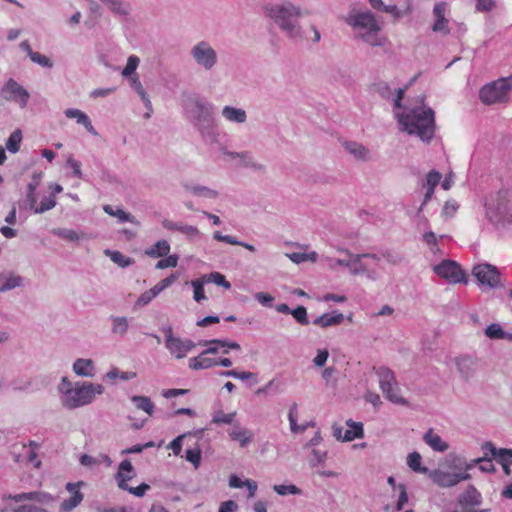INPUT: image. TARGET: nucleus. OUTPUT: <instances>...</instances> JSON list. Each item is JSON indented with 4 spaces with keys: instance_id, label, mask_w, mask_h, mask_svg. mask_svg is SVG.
Segmentation results:
<instances>
[{
    "instance_id": "1",
    "label": "nucleus",
    "mask_w": 512,
    "mask_h": 512,
    "mask_svg": "<svg viewBox=\"0 0 512 512\" xmlns=\"http://www.w3.org/2000/svg\"><path fill=\"white\" fill-rule=\"evenodd\" d=\"M424 100L425 96H420V106L404 108L403 112H395V117L402 131L416 135L424 142H430L435 133V114L432 108L424 105Z\"/></svg>"
},
{
    "instance_id": "2",
    "label": "nucleus",
    "mask_w": 512,
    "mask_h": 512,
    "mask_svg": "<svg viewBox=\"0 0 512 512\" xmlns=\"http://www.w3.org/2000/svg\"><path fill=\"white\" fill-rule=\"evenodd\" d=\"M266 15L285 34L288 40L298 44L305 40V32L300 25L303 12L300 6L290 1L269 5L265 8Z\"/></svg>"
},
{
    "instance_id": "3",
    "label": "nucleus",
    "mask_w": 512,
    "mask_h": 512,
    "mask_svg": "<svg viewBox=\"0 0 512 512\" xmlns=\"http://www.w3.org/2000/svg\"><path fill=\"white\" fill-rule=\"evenodd\" d=\"M191 120L206 143L215 144L219 141V132L214 117L213 105L198 95L188 97L186 104Z\"/></svg>"
},
{
    "instance_id": "4",
    "label": "nucleus",
    "mask_w": 512,
    "mask_h": 512,
    "mask_svg": "<svg viewBox=\"0 0 512 512\" xmlns=\"http://www.w3.org/2000/svg\"><path fill=\"white\" fill-rule=\"evenodd\" d=\"M104 393V386L92 382H76L73 389L61 397L62 405L70 410L91 404L96 395Z\"/></svg>"
},
{
    "instance_id": "5",
    "label": "nucleus",
    "mask_w": 512,
    "mask_h": 512,
    "mask_svg": "<svg viewBox=\"0 0 512 512\" xmlns=\"http://www.w3.org/2000/svg\"><path fill=\"white\" fill-rule=\"evenodd\" d=\"M511 79L512 75L484 85L479 92L480 100L486 105L507 102L512 89Z\"/></svg>"
},
{
    "instance_id": "6",
    "label": "nucleus",
    "mask_w": 512,
    "mask_h": 512,
    "mask_svg": "<svg viewBox=\"0 0 512 512\" xmlns=\"http://www.w3.org/2000/svg\"><path fill=\"white\" fill-rule=\"evenodd\" d=\"M190 56L196 65L203 68L205 71L212 70L217 62L218 55L213 46L205 40L197 42L190 49Z\"/></svg>"
},
{
    "instance_id": "7",
    "label": "nucleus",
    "mask_w": 512,
    "mask_h": 512,
    "mask_svg": "<svg viewBox=\"0 0 512 512\" xmlns=\"http://www.w3.org/2000/svg\"><path fill=\"white\" fill-rule=\"evenodd\" d=\"M162 331L165 333V336H166L165 337L166 348L177 359L184 358L186 356V354L189 351L193 350L197 345L190 339H181L179 337L174 336L171 326L163 328Z\"/></svg>"
},
{
    "instance_id": "8",
    "label": "nucleus",
    "mask_w": 512,
    "mask_h": 512,
    "mask_svg": "<svg viewBox=\"0 0 512 512\" xmlns=\"http://www.w3.org/2000/svg\"><path fill=\"white\" fill-rule=\"evenodd\" d=\"M134 470V467L130 460L125 459L123 460L118 468V472L115 475V478L117 480L118 487L124 491H128L129 493L137 496L142 497L146 491L150 489V486L146 483H142L137 487H130L127 484V481L132 479V476H124V472L127 471L129 473H132Z\"/></svg>"
},
{
    "instance_id": "9",
    "label": "nucleus",
    "mask_w": 512,
    "mask_h": 512,
    "mask_svg": "<svg viewBox=\"0 0 512 512\" xmlns=\"http://www.w3.org/2000/svg\"><path fill=\"white\" fill-rule=\"evenodd\" d=\"M472 275L481 285H487L490 288L500 286V272L494 265L483 263L473 267Z\"/></svg>"
},
{
    "instance_id": "10",
    "label": "nucleus",
    "mask_w": 512,
    "mask_h": 512,
    "mask_svg": "<svg viewBox=\"0 0 512 512\" xmlns=\"http://www.w3.org/2000/svg\"><path fill=\"white\" fill-rule=\"evenodd\" d=\"M433 271L441 278L450 283L465 282V273L455 261L444 260L433 267Z\"/></svg>"
},
{
    "instance_id": "11",
    "label": "nucleus",
    "mask_w": 512,
    "mask_h": 512,
    "mask_svg": "<svg viewBox=\"0 0 512 512\" xmlns=\"http://www.w3.org/2000/svg\"><path fill=\"white\" fill-rule=\"evenodd\" d=\"M340 252L350 257L349 272L351 275H365L368 279L373 281L378 279V273L375 270L370 269L368 264L363 262L364 255L362 253L354 254L348 249H340Z\"/></svg>"
},
{
    "instance_id": "12",
    "label": "nucleus",
    "mask_w": 512,
    "mask_h": 512,
    "mask_svg": "<svg viewBox=\"0 0 512 512\" xmlns=\"http://www.w3.org/2000/svg\"><path fill=\"white\" fill-rule=\"evenodd\" d=\"M1 96L7 101H16L22 108L26 107L29 92L14 79L10 78L1 88Z\"/></svg>"
},
{
    "instance_id": "13",
    "label": "nucleus",
    "mask_w": 512,
    "mask_h": 512,
    "mask_svg": "<svg viewBox=\"0 0 512 512\" xmlns=\"http://www.w3.org/2000/svg\"><path fill=\"white\" fill-rule=\"evenodd\" d=\"M345 22L347 25L351 26L354 29L361 28V29L367 30L372 27L376 28V25H378V22L374 16V14L369 10H366V11L352 10L345 17Z\"/></svg>"
},
{
    "instance_id": "14",
    "label": "nucleus",
    "mask_w": 512,
    "mask_h": 512,
    "mask_svg": "<svg viewBox=\"0 0 512 512\" xmlns=\"http://www.w3.org/2000/svg\"><path fill=\"white\" fill-rule=\"evenodd\" d=\"M82 485H84L83 481L66 484V490L71 493V497L61 503L60 512H70L83 501L84 494L80 491Z\"/></svg>"
},
{
    "instance_id": "15",
    "label": "nucleus",
    "mask_w": 512,
    "mask_h": 512,
    "mask_svg": "<svg viewBox=\"0 0 512 512\" xmlns=\"http://www.w3.org/2000/svg\"><path fill=\"white\" fill-rule=\"evenodd\" d=\"M447 4L445 2H439L434 5L433 15L435 18V22L432 25L433 32H439L444 35H448L450 33V29L448 27V19L445 17Z\"/></svg>"
},
{
    "instance_id": "16",
    "label": "nucleus",
    "mask_w": 512,
    "mask_h": 512,
    "mask_svg": "<svg viewBox=\"0 0 512 512\" xmlns=\"http://www.w3.org/2000/svg\"><path fill=\"white\" fill-rule=\"evenodd\" d=\"M343 147L356 161L369 162L372 159L371 151L363 144L356 141H344Z\"/></svg>"
},
{
    "instance_id": "17",
    "label": "nucleus",
    "mask_w": 512,
    "mask_h": 512,
    "mask_svg": "<svg viewBox=\"0 0 512 512\" xmlns=\"http://www.w3.org/2000/svg\"><path fill=\"white\" fill-rule=\"evenodd\" d=\"M9 499L15 501V502H22V501H35L37 503H49L53 500L52 495L46 492L41 491H33V492H23L19 494L9 495Z\"/></svg>"
},
{
    "instance_id": "18",
    "label": "nucleus",
    "mask_w": 512,
    "mask_h": 512,
    "mask_svg": "<svg viewBox=\"0 0 512 512\" xmlns=\"http://www.w3.org/2000/svg\"><path fill=\"white\" fill-rule=\"evenodd\" d=\"M482 450L489 452L499 464L512 461V449L496 448L492 442L487 441L482 445Z\"/></svg>"
},
{
    "instance_id": "19",
    "label": "nucleus",
    "mask_w": 512,
    "mask_h": 512,
    "mask_svg": "<svg viewBox=\"0 0 512 512\" xmlns=\"http://www.w3.org/2000/svg\"><path fill=\"white\" fill-rule=\"evenodd\" d=\"M456 366L461 377L465 381H468L474 376L476 372L477 361L469 356H462L456 360Z\"/></svg>"
},
{
    "instance_id": "20",
    "label": "nucleus",
    "mask_w": 512,
    "mask_h": 512,
    "mask_svg": "<svg viewBox=\"0 0 512 512\" xmlns=\"http://www.w3.org/2000/svg\"><path fill=\"white\" fill-rule=\"evenodd\" d=\"M162 225L164 228L168 230L181 232L182 234L186 235V237L190 240L195 239L200 235V231L198 230V228L192 225L177 223L170 221L168 219H164L162 221Z\"/></svg>"
},
{
    "instance_id": "21",
    "label": "nucleus",
    "mask_w": 512,
    "mask_h": 512,
    "mask_svg": "<svg viewBox=\"0 0 512 512\" xmlns=\"http://www.w3.org/2000/svg\"><path fill=\"white\" fill-rule=\"evenodd\" d=\"M228 434L232 440L238 441L241 447H246L253 440L252 431L241 427L239 423H234Z\"/></svg>"
},
{
    "instance_id": "22",
    "label": "nucleus",
    "mask_w": 512,
    "mask_h": 512,
    "mask_svg": "<svg viewBox=\"0 0 512 512\" xmlns=\"http://www.w3.org/2000/svg\"><path fill=\"white\" fill-rule=\"evenodd\" d=\"M223 118L231 123L244 124L247 121V113L242 108L226 105L222 108Z\"/></svg>"
},
{
    "instance_id": "23",
    "label": "nucleus",
    "mask_w": 512,
    "mask_h": 512,
    "mask_svg": "<svg viewBox=\"0 0 512 512\" xmlns=\"http://www.w3.org/2000/svg\"><path fill=\"white\" fill-rule=\"evenodd\" d=\"M24 279L13 272L0 273V292H6L23 285Z\"/></svg>"
},
{
    "instance_id": "24",
    "label": "nucleus",
    "mask_w": 512,
    "mask_h": 512,
    "mask_svg": "<svg viewBox=\"0 0 512 512\" xmlns=\"http://www.w3.org/2000/svg\"><path fill=\"white\" fill-rule=\"evenodd\" d=\"M431 480L440 487H453L457 485L454 473H448L441 470L429 471Z\"/></svg>"
},
{
    "instance_id": "25",
    "label": "nucleus",
    "mask_w": 512,
    "mask_h": 512,
    "mask_svg": "<svg viewBox=\"0 0 512 512\" xmlns=\"http://www.w3.org/2000/svg\"><path fill=\"white\" fill-rule=\"evenodd\" d=\"M73 371L81 377H93L95 375V365L91 359L78 358L73 363Z\"/></svg>"
},
{
    "instance_id": "26",
    "label": "nucleus",
    "mask_w": 512,
    "mask_h": 512,
    "mask_svg": "<svg viewBox=\"0 0 512 512\" xmlns=\"http://www.w3.org/2000/svg\"><path fill=\"white\" fill-rule=\"evenodd\" d=\"M423 440L434 451L445 452L449 449L448 443L443 441L438 434L434 433V430L432 428L427 430V432L423 436Z\"/></svg>"
},
{
    "instance_id": "27",
    "label": "nucleus",
    "mask_w": 512,
    "mask_h": 512,
    "mask_svg": "<svg viewBox=\"0 0 512 512\" xmlns=\"http://www.w3.org/2000/svg\"><path fill=\"white\" fill-rule=\"evenodd\" d=\"M208 354H204L202 351L197 357L189 359V368L192 370H203L217 366V360L207 357Z\"/></svg>"
},
{
    "instance_id": "28",
    "label": "nucleus",
    "mask_w": 512,
    "mask_h": 512,
    "mask_svg": "<svg viewBox=\"0 0 512 512\" xmlns=\"http://www.w3.org/2000/svg\"><path fill=\"white\" fill-rule=\"evenodd\" d=\"M64 114L67 118H75L77 123L83 125L89 133L93 135L97 134L89 117L81 110L68 108L65 110Z\"/></svg>"
},
{
    "instance_id": "29",
    "label": "nucleus",
    "mask_w": 512,
    "mask_h": 512,
    "mask_svg": "<svg viewBox=\"0 0 512 512\" xmlns=\"http://www.w3.org/2000/svg\"><path fill=\"white\" fill-rule=\"evenodd\" d=\"M131 86L135 89L137 94L142 99L146 109L147 113L145 114V117L148 119L151 116V113L153 111L152 103L149 98V95L146 93L143 85L141 84L139 77L137 75H133L130 79Z\"/></svg>"
},
{
    "instance_id": "30",
    "label": "nucleus",
    "mask_w": 512,
    "mask_h": 512,
    "mask_svg": "<svg viewBox=\"0 0 512 512\" xmlns=\"http://www.w3.org/2000/svg\"><path fill=\"white\" fill-rule=\"evenodd\" d=\"M375 371L378 376L379 385L382 392L397 383L395 374L391 369L385 366H381Z\"/></svg>"
},
{
    "instance_id": "31",
    "label": "nucleus",
    "mask_w": 512,
    "mask_h": 512,
    "mask_svg": "<svg viewBox=\"0 0 512 512\" xmlns=\"http://www.w3.org/2000/svg\"><path fill=\"white\" fill-rule=\"evenodd\" d=\"M381 31L380 25H376V28L372 27L370 29L365 30L363 33H359L357 37L369 44L372 47L382 46L383 41L379 37V32Z\"/></svg>"
},
{
    "instance_id": "32",
    "label": "nucleus",
    "mask_w": 512,
    "mask_h": 512,
    "mask_svg": "<svg viewBox=\"0 0 512 512\" xmlns=\"http://www.w3.org/2000/svg\"><path fill=\"white\" fill-rule=\"evenodd\" d=\"M221 151L224 155H227L231 158H241L243 160L246 161V166L247 167H250V168H253L255 170H259V171H262L265 169V166L260 164V163H257L255 162L252 157H251V154L250 152L248 151H243V152H232V151H228L224 148H221Z\"/></svg>"
},
{
    "instance_id": "33",
    "label": "nucleus",
    "mask_w": 512,
    "mask_h": 512,
    "mask_svg": "<svg viewBox=\"0 0 512 512\" xmlns=\"http://www.w3.org/2000/svg\"><path fill=\"white\" fill-rule=\"evenodd\" d=\"M41 178V173L37 174L35 173L33 175V179L31 182L27 185V195L25 200V207L27 208H33L34 204L37 203V197H36V189L39 186Z\"/></svg>"
},
{
    "instance_id": "34",
    "label": "nucleus",
    "mask_w": 512,
    "mask_h": 512,
    "mask_svg": "<svg viewBox=\"0 0 512 512\" xmlns=\"http://www.w3.org/2000/svg\"><path fill=\"white\" fill-rule=\"evenodd\" d=\"M170 252V245L167 240H159L154 245L145 250V254L152 258L167 256Z\"/></svg>"
},
{
    "instance_id": "35",
    "label": "nucleus",
    "mask_w": 512,
    "mask_h": 512,
    "mask_svg": "<svg viewBox=\"0 0 512 512\" xmlns=\"http://www.w3.org/2000/svg\"><path fill=\"white\" fill-rule=\"evenodd\" d=\"M52 232L54 235H56L64 240H67L69 242H78L80 240L87 239V236L85 233H83V232L79 233L72 229L56 228V229H53Z\"/></svg>"
},
{
    "instance_id": "36",
    "label": "nucleus",
    "mask_w": 512,
    "mask_h": 512,
    "mask_svg": "<svg viewBox=\"0 0 512 512\" xmlns=\"http://www.w3.org/2000/svg\"><path fill=\"white\" fill-rule=\"evenodd\" d=\"M350 428H355V432L348 429L345 431L342 441L350 442L356 438H362L364 436L363 424L361 422H354L351 419L346 422Z\"/></svg>"
},
{
    "instance_id": "37",
    "label": "nucleus",
    "mask_w": 512,
    "mask_h": 512,
    "mask_svg": "<svg viewBox=\"0 0 512 512\" xmlns=\"http://www.w3.org/2000/svg\"><path fill=\"white\" fill-rule=\"evenodd\" d=\"M213 238L216 240V241H220V242H225L227 244H230V245H239V246H242L246 249H248L249 251L251 252H255V247L251 244H248V243H245V242H241L239 240H237L236 237L234 236H231V235H223L220 231H215L213 233Z\"/></svg>"
},
{
    "instance_id": "38",
    "label": "nucleus",
    "mask_w": 512,
    "mask_h": 512,
    "mask_svg": "<svg viewBox=\"0 0 512 512\" xmlns=\"http://www.w3.org/2000/svg\"><path fill=\"white\" fill-rule=\"evenodd\" d=\"M488 453L489 452H485V455L483 457L477 458V459L473 460L471 463L466 464V466H465L466 470H469L472 467H474V465L479 464V469L482 472H490V473L495 472V466L492 463V459L490 457H488Z\"/></svg>"
},
{
    "instance_id": "39",
    "label": "nucleus",
    "mask_w": 512,
    "mask_h": 512,
    "mask_svg": "<svg viewBox=\"0 0 512 512\" xmlns=\"http://www.w3.org/2000/svg\"><path fill=\"white\" fill-rule=\"evenodd\" d=\"M103 4L115 14L127 16L129 14V5L123 0H100Z\"/></svg>"
},
{
    "instance_id": "40",
    "label": "nucleus",
    "mask_w": 512,
    "mask_h": 512,
    "mask_svg": "<svg viewBox=\"0 0 512 512\" xmlns=\"http://www.w3.org/2000/svg\"><path fill=\"white\" fill-rule=\"evenodd\" d=\"M186 189L195 196L205 197L207 199H215L218 197V192L209 187L202 185L186 186Z\"/></svg>"
},
{
    "instance_id": "41",
    "label": "nucleus",
    "mask_w": 512,
    "mask_h": 512,
    "mask_svg": "<svg viewBox=\"0 0 512 512\" xmlns=\"http://www.w3.org/2000/svg\"><path fill=\"white\" fill-rule=\"evenodd\" d=\"M460 502L462 504L475 507L481 504L482 497L474 486H469L465 495L463 496V499Z\"/></svg>"
},
{
    "instance_id": "42",
    "label": "nucleus",
    "mask_w": 512,
    "mask_h": 512,
    "mask_svg": "<svg viewBox=\"0 0 512 512\" xmlns=\"http://www.w3.org/2000/svg\"><path fill=\"white\" fill-rule=\"evenodd\" d=\"M385 397L391 401L392 403L399 405H407L408 401L400 395V388L398 382L393 386L389 387L385 391L382 392Z\"/></svg>"
},
{
    "instance_id": "43",
    "label": "nucleus",
    "mask_w": 512,
    "mask_h": 512,
    "mask_svg": "<svg viewBox=\"0 0 512 512\" xmlns=\"http://www.w3.org/2000/svg\"><path fill=\"white\" fill-rule=\"evenodd\" d=\"M131 401L135 404V406L146 412L148 415H152L154 412V403L147 396H132Z\"/></svg>"
},
{
    "instance_id": "44",
    "label": "nucleus",
    "mask_w": 512,
    "mask_h": 512,
    "mask_svg": "<svg viewBox=\"0 0 512 512\" xmlns=\"http://www.w3.org/2000/svg\"><path fill=\"white\" fill-rule=\"evenodd\" d=\"M421 455L418 452H412L407 457V465L414 472L428 474L429 469L427 467L421 466Z\"/></svg>"
},
{
    "instance_id": "45",
    "label": "nucleus",
    "mask_w": 512,
    "mask_h": 512,
    "mask_svg": "<svg viewBox=\"0 0 512 512\" xmlns=\"http://www.w3.org/2000/svg\"><path fill=\"white\" fill-rule=\"evenodd\" d=\"M22 141V132L20 129H16L11 133L6 141V149L11 153H16L20 149V143Z\"/></svg>"
},
{
    "instance_id": "46",
    "label": "nucleus",
    "mask_w": 512,
    "mask_h": 512,
    "mask_svg": "<svg viewBox=\"0 0 512 512\" xmlns=\"http://www.w3.org/2000/svg\"><path fill=\"white\" fill-rule=\"evenodd\" d=\"M204 281L207 283H214L218 286L223 287L224 289L228 290L231 288V283L226 280L225 276L221 274L220 272H212L210 274L203 275Z\"/></svg>"
},
{
    "instance_id": "47",
    "label": "nucleus",
    "mask_w": 512,
    "mask_h": 512,
    "mask_svg": "<svg viewBox=\"0 0 512 512\" xmlns=\"http://www.w3.org/2000/svg\"><path fill=\"white\" fill-rule=\"evenodd\" d=\"M105 253L114 263L122 268L130 266L134 262L133 259L126 257L119 251L106 250Z\"/></svg>"
},
{
    "instance_id": "48",
    "label": "nucleus",
    "mask_w": 512,
    "mask_h": 512,
    "mask_svg": "<svg viewBox=\"0 0 512 512\" xmlns=\"http://www.w3.org/2000/svg\"><path fill=\"white\" fill-rule=\"evenodd\" d=\"M111 320L113 321L112 332L121 336L125 335L129 327L128 319L126 317L112 316Z\"/></svg>"
},
{
    "instance_id": "49",
    "label": "nucleus",
    "mask_w": 512,
    "mask_h": 512,
    "mask_svg": "<svg viewBox=\"0 0 512 512\" xmlns=\"http://www.w3.org/2000/svg\"><path fill=\"white\" fill-rule=\"evenodd\" d=\"M323 315V328L339 325L344 320V315L341 312L333 311L332 313H324Z\"/></svg>"
},
{
    "instance_id": "50",
    "label": "nucleus",
    "mask_w": 512,
    "mask_h": 512,
    "mask_svg": "<svg viewBox=\"0 0 512 512\" xmlns=\"http://www.w3.org/2000/svg\"><path fill=\"white\" fill-rule=\"evenodd\" d=\"M55 206H56V200L53 196L50 195L48 197L43 198L41 200L39 206L34 204V207L29 208V209L32 210L35 214H42L48 210H51Z\"/></svg>"
},
{
    "instance_id": "51",
    "label": "nucleus",
    "mask_w": 512,
    "mask_h": 512,
    "mask_svg": "<svg viewBox=\"0 0 512 512\" xmlns=\"http://www.w3.org/2000/svg\"><path fill=\"white\" fill-rule=\"evenodd\" d=\"M207 282L204 281V276H202L199 279L193 280L191 282V285L193 287L194 293L193 298L196 302H200L204 299H206L205 293H204V284Z\"/></svg>"
},
{
    "instance_id": "52",
    "label": "nucleus",
    "mask_w": 512,
    "mask_h": 512,
    "mask_svg": "<svg viewBox=\"0 0 512 512\" xmlns=\"http://www.w3.org/2000/svg\"><path fill=\"white\" fill-rule=\"evenodd\" d=\"M441 178H442V175H441L440 172H438L436 170H431L427 174L425 181L422 183V187L426 188V189H433V190H435V188L440 183Z\"/></svg>"
},
{
    "instance_id": "53",
    "label": "nucleus",
    "mask_w": 512,
    "mask_h": 512,
    "mask_svg": "<svg viewBox=\"0 0 512 512\" xmlns=\"http://www.w3.org/2000/svg\"><path fill=\"white\" fill-rule=\"evenodd\" d=\"M207 344H217L220 345V347L227 348V349H233V350H240L241 347L237 342L229 341V340H222V339H212V340H203L199 341L198 345L200 346H207Z\"/></svg>"
},
{
    "instance_id": "54",
    "label": "nucleus",
    "mask_w": 512,
    "mask_h": 512,
    "mask_svg": "<svg viewBox=\"0 0 512 512\" xmlns=\"http://www.w3.org/2000/svg\"><path fill=\"white\" fill-rule=\"evenodd\" d=\"M106 376L107 378L112 380L120 378L121 380L127 381L134 379L137 376V374L133 371L122 372L117 368H113L106 374Z\"/></svg>"
},
{
    "instance_id": "55",
    "label": "nucleus",
    "mask_w": 512,
    "mask_h": 512,
    "mask_svg": "<svg viewBox=\"0 0 512 512\" xmlns=\"http://www.w3.org/2000/svg\"><path fill=\"white\" fill-rule=\"evenodd\" d=\"M139 62H140V60L137 56H135V55L129 56L127 59L126 66L122 70V75L124 77L132 76L135 73V71L139 65Z\"/></svg>"
},
{
    "instance_id": "56",
    "label": "nucleus",
    "mask_w": 512,
    "mask_h": 512,
    "mask_svg": "<svg viewBox=\"0 0 512 512\" xmlns=\"http://www.w3.org/2000/svg\"><path fill=\"white\" fill-rule=\"evenodd\" d=\"M381 256L392 265H399L404 260L403 254L393 250H385L381 252Z\"/></svg>"
},
{
    "instance_id": "57",
    "label": "nucleus",
    "mask_w": 512,
    "mask_h": 512,
    "mask_svg": "<svg viewBox=\"0 0 512 512\" xmlns=\"http://www.w3.org/2000/svg\"><path fill=\"white\" fill-rule=\"evenodd\" d=\"M485 335L490 339H503L505 338V332L499 324H490L486 330Z\"/></svg>"
},
{
    "instance_id": "58",
    "label": "nucleus",
    "mask_w": 512,
    "mask_h": 512,
    "mask_svg": "<svg viewBox=\"0 0 512 512\" xmlns=\"http://www.w3.org/2000/svg\"><path fill=\"white\" fill-rule=\"evenodd\" d=\"M273 490L281 495V496H285V495H288V494H291V495H299L301 494V490L293 485V484H290V485H274L273 487Z\"/></svg>"
},
{
    "instance_id": "59",
    "label": "nucleus",
    "mask_w": 512,
    "mask_h": 512,
    "mask_svg": "<svg viewBox=\"0 0 512 512\" xmlns=\"http://www.w3.org/2000/svg\"><path fill=\"white\" fill-rule=\"evenodd\" d=\"M290 314L295 318V320L299 324H301V325L309 324L307 310L304 306H298L297 308L292 309Z\"/></svg>"
},
{
    "instance_id": "60",
    "label": "nucleus",
    "mask_w": 512,
    "mask_h": 512,
    "mask_svg": "<svg viewBox=\"0 0 512 512\" xmlns=\"http://www.w3.org/2000/svg\"><path fill=\"white\" fill-rule=\"evenodd\" d=\"M326 457H327V452L326 451H321V450L313 449L311 451L310 456L308 457V462H309L311 467H315L316 465L324 462Z\"/></svg>"
},
{
    "instance_id": "61",
    "label": "nucleus",
    "mask_w": 512,
    "mask_h": 512,
    "mask_svg": "<svg viewBox=\"0 0 512 512\" xmlns=\"http://www.w3.org/2000/svg\"><path fill=\"white\" fill-rule=\"evenodd\" d=\"M185 458L187 461L191 462L195 468H198L201 461V450L200 448H191L186 450Z\"/></svg>"
},
{
    "instance_id": "62",
    "label": "nucleus",
    "mask_w": 512,
    "mask_h": 512,
    "mask_svg": "<svg viewBox=\"0 0 512 512\" xmlns=\"http://www.w3.org/2000/svg\"><path fill=\"white\" fill-rule=\"evenodd\" d=\"M373 89L384 99H389L392 96V90L386 82L381 81L373 84Z\"/></svg>"
},
{
    "instance_id": "63",
    "label": "nucleus",
    "mask_w": 512,
    "mask_h": 512,
    "mask_svg": "<svg viewBox=\"0 0 512 512\" xmlns=\"http://www.w3.org/2000/svg\"><path fill=\"white\" fill-rule=\"evenodd\" d=\"M31 61L42 66V67H45V68H52L53 67V62L52 60L43 55V54H40L39 52H34L33 54H31Z\"/></svg>"
},
{
    "instance_id": "64",
    "label": "nucleus",
    "mask_w": 512,
    "mask_h": 512,
    "mask_svg": "<svg viewBox=\"0 0 512 512\" xmlns=\"http://www.w3.org/2000/svg\"><path fill=\"white\" fill-rule=\"evenodd\" d=\"M2 512H47L45 509L40 508L35 505H20L18 507L12 508V509H5Z\"/></svg>"
}]
</instances>
